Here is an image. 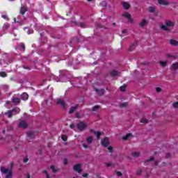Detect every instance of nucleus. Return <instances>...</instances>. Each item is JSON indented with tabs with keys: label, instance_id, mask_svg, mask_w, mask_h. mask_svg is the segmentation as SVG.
<instances>
[{
	"label": "nucleus",
	"instance_id": "obj_1",
	"mask_svg": "<svg viewBox=\"0 0 178 178\" xmlns=\"http://www.w3.org/2000/svg\"><path fill=\"white\" fill-rule=\"evenodd\" d=\"M10 63V57L6 53L3 54L2 58L0 59V65L1 67H6Z\"/></svg>",
	"mask_w": 178,
	"mask_h": 178
},
{
	"label": "nucleus",
	"instance_id": "obj_2",
	"mask_svg": "<svg viewBox=\"0 0 178 178\" xmlns=\"http://www.w3.org/2000/svg\"><path fill=\"white\" fill-rule=\"evenodd\" d=\"M0 170L2 175H6V178H12L13 177V171H12V170H9V168L1 167Z\"/></svg>",
	"mask_w": 178,
	"mask_h": 178
},
{
	"label": "nucleus",
	"instance_id": "obj_3",
	"mask_svg": "<svg viewBox=\"0 0 178 178\" xmlns=\"http://www.w3.org/2000/svg\"><path fill=\"white\" fill-rule=\"evenodd\" d=\"M56 80L57 82L60 81L61 83H66V81H69V78L67 77V74L63 71H60L59 78L57 77Z\"/></svg>",
	"mask_w": 178,
	"mask_h": 178
},
{
	"label": "nucleus",
	"instance_id": "obj_4",
	"mask_svg": "<svg viewBox=\"0 0 178 178\" xmlns=\"http://www.w3.org/2000/svg\"><path fill=\"white\" fill-rule=\"evenodd\" d=\"M20 113V108L19 107H16L13 108L12 110L8 111L5 115H7L8 118H12L13 115H17V113Z\"/></svg>",
	"mask_w": 178,
	"mask_h": 178
},
{
	"label": "nucleus",
	"instance_id": "obj_5",
	"mask_svg": "<svg viewBox=\"0 0 178 178\" xmlns=\"http://www.w3.org/2000/svg\"><path fill=\"white\" fill-rule=\"evenodd\" d=\"M76 127L79 131H84L87 129V124L84 121H81L76 124Z\"/></svg>",
	"mask_w": 178,
	"mask_h": 178
},
{
	"label": "nucleus",
	"instance_id": "obj_6",
	"mask_svg": "<svg viewBox=\"0 0 178 178\" xmlns=\"http://www.w3.org/2000/svg\"><path fill=\"white\" fill-rule=\"evenodd\" d=\"M11 102L13 104H20V94L14 95L12 97Z\"/></svg>",
	"mask_w": 178,
	"mask_h": 178
},
{
	"label": "nucleus",
	"instance_id": "obj_7",
	"mask_svg": "<svg viewBox=\"0 0 178 178\" xmlns=\"http://www.w3.org/2000/svg\"><path fill=\"white\" fill-rule=\"evenodd\" d=\"M72 23L78 27H81V29H86V27H87V25L85 22H77L76 21H72Z\"/></svg>",
	"mask_w": 178,
	"mask_h": 178
},
{
	"label": "nucleus",
	"instance_id": "obj_8",
	"mask_svg": "<svg viewBox=\"0 0 178 178\" xmlns=\"http://www.w3.org/2000/svg\"><path fill=\"white\" fill-rule=\"evenodd\" d=\"M101 144L105 148H106V147H108L109 146V140H108V137H105L103 140H102Z\"/></svg>",
	"mask_w": 178,
	"mask_h": 178
},
{
	"label": "nucleus",
	"instance_id": "obj_9",
	"mask_svg": "<svg viewBox=\"0 0 178 178\" xmlns=\"http://www.w3.org/2000/svg\"><path fill=\"white\" fill-rule=\"evenodd\" d=\"M73 169L74 170H75V172H77L78 173H81V172L83 171V170H81V164L80 163H77L74 165Z\"/></svg>",
	"mask_w": 178,
	"mask_h": 178
},
{
	"label": "nucleus",
	"instance_id": "obj_10",
	"mask_svg": "<svg viewBox=\"0 0 178 178\" xmlns=\"http://www.w3.org/2000/svg\"><path fill=\"white\" fill-rule=\"evenodd\" d=\"M94 90L96 92V93L97 94V95H99V97H102V95H104L105 94V89L99 90L97 88H95Z\"/></svg>",
	"mask_w": 178,
	"mask_h": 178
},
{
	"label": "nucleus",
	"instance_id": "obj_11",
	"mask_svg": "<svg viewBox=\"0 0 178 178\" xmlns=\"http://www.w3.org/2000/svg\"><path fill=\"white\" fill-rule=\"evenodd\" d=\"M122 16L128 19L129 22H130L131 23H133V19H131V15H130V13L125 12L122 14Z\"/></svg>",
	"mask_w": 178,
	"mask_h": 178
},
{
	"label": "nucleus",
	"instance_id": "obj_12",
	"mask_svg": "<svg viewBox=\"0 0 178 178\" xmlns=\"http://www.w3.org/2000/svg\"><path fill=\"white\" fill-rule=\"evenodd\" d=\"M19 98L22 99V101H27L29 99V94L23 92L21 95H19Z\"/></svg>",
	"mask_w": 178,
	"mask_h": 178
},
{
	"label": "nucleus",
	"instance_id": "obj_13",
	"mask_svg": "<svg viewBox=\"0 0 178 178\" xmlns=\"http://www.w3.org/2000/svg\"><path fill=\"white\" fill-rule=\"evenodd\" d=\"M90 132L93 133V134H95V136H96L97 140H99V138L101 137V132L95 131L94 129H90Z\"/></svg>",
	"mask_w": 178,
	"mask_h": 178
},
{
	"label": "nucleus",
	"instance_id": "obj_14",
	"mask_svg": "<svg viewBox=\"0 0 178 178\" xmlns=\"http://www.w3.org/2000/svg\"><path fill=\"white\" fill-rule=\"evenodd\" d=\"M15 49H19L20 51H24L26 49V46H24V43H21L19 45H17L15 47Z\"/></svg>",
	"mask_w": 178,
	"mask_h": 178
},
{
	"label": "nucleus",
	"instance_id": "obj_15",
	"mask_svg": "<svg viewBox=\"0 0 178 178\" xmlns=\"http://www.w3.org/2000/svg\"><path fill=\"white\" fill-rule=\"evenodd\" d=\"M157 1L159 5H163V6H168V5H169V2L168 1V0H157Z\"/></svg>",
	"mask_w": 178,
	"mask_h": 178
},
{
	"label": "nucleus",
	"instance_id": "obj_16",
	"mask_svg": "<svg viewBox=\"0 0 178 178\" xmlns=\"http://www.w3.org/2000/svg\"><path fill=\"white\" fill-rule=\"evenodd\" d=\"M26 136L29 138H34L35 137V134L33 131H29L26 132Z\"/></svg>",
	"mask_w": 178,
	"mask_h": 178
},
{
	"label": "nucleus",
	"instance_id": "obj_17",
	"mask_svg": "<svg viewBox=\"0 0 178 178\" xmlns=\"http://www.w3.org/2000/svg\"><path fill=\"white\" fill-rule=\"evenodd\" d=\"M28 124L26 121H21L19 123V127H21L22 129H26L27 127Z\"/></svg>",
	"mask_w": 178,
	"mask_h": 178
},
{
	"label": "nucleus",
	"instance_id": "obj_18",
	"mask_svg": "<svg viewBox=\"0 0 178 178\" xmlns=\"http://www.w3.org/2000/svg\"><path fill=\"white\" fill-rule=\"evenodd\" d=\"M77 108H79V104H76L74 106H72L70 109V111H68V113L72 114L73 113V112H74L76 111V109H77Z\"/></svg>",
	"mask_w": 178,
	"mask_h": 178
},
{
	"label": "nucleus",
	"instance_id": "obj_19",
	"mask_svg": "<svg viewBox=\"0 0 178 178\" xmlns=\"http://www.w3.org/2000/svg\"><path fill=\"white\" fill-rule=\"evenodd\" d=\"M170 45H172V47H177L178 45V40H174V39H171L170 40Z\"/></svg>",
	"mask_w": 178,
	"mask_h": 178
},
{
	"label": "nucleus",
	"instance_id": "obj_20",
	"mask_svg": "<svg viewBox=\"0 0 178 178\" xmlns=\"http://www.w3.org/2000/svg\"><path fill=\"white\" fill-rule=\"evenodd\" d=\"M165 26L168 27H175V24L172 21L166 20Z\"/></svg>",
	"mask_w": 178,
	"mask_h": 178
},
{
	"label": "nucleus",
	"instance_id": "obj_21",
	"mask_svg": "<svg viewBox=\"0 0 178 178\" xmlns=\"http://www.w3.org/2000/svg\"><path fill=\"white\" fill-rule=\"evenodd\" d=\"M122 5L124 9H129V8H130V4L126 1H122Z\"/></svg>",
	"mask_w": 178,
	"mask_h": 178
},
{
	"label": "nucleus",
	"instance_id": "obj_22",
	"mask_svg": "<svg viewBox=\"0 0 178 178\" xmlns=\"http://www.w3.org/2000/svg\"><path fill=\"white\" fill-rule=\"evenodd\" d=\"M57 104L60 105L61 106H63V108H65V102L60 99H58L57 100Z\"/></svg>",
	"mask_w": 178,
	"mask_h": 178
},
{
	"label": "nucleus",
	"instance_id": "obj_23",
	"mask_svg": "<svg viewBox=\"0 0 178 178\" xmlns=\"http://www.w3.org/2000/svg\"><path fill=\"white\" fill-rule=\"evenodd\" d=\"M136 47H137V42L131 44L129 47V51H134V49H136Z\"/></svg>",
	"mask_w": 178,
	"mask_h": 178
},
{
	"label": "nucleus",
	"instance_id": "obj_24",
	"mask_svg": "<svg viewBox=\"0 0 178 178\" xmlns=\"http://www.w3.org/2000/svg\"><path fill=\"white\" fill-rule=\"evenodd\" d=\"M110 74L112 77H115V76L119 75V72L116 70H112L111 71Z\"/></svg>",
	"mask_w": 178,
	"mask_h": 178
},
{
	"label": "nucleus",
	"instance_id": "obj_25",
	"mask_svg": "<svg viewBox=\"0 0 178 178\" xmlns=\"http://www.w3.org/2000/svg\"><path fill=\"white\" fill-rule=\"evenodd\" d=\"M27 12V8L24 6L21 7L20 9V14L21 15H24Z\"/></svg>",
	"mask_w": 178,
	"mask_h": 178
},
{
	"label": "nucleus",
	"instance_id": "obj_26",
	"mask_svg": "<svg viewBox=\"0 0 178 178\" xmlns=\"http://www.w3.org/2000/svg\"><path fill=\"white\" fill-rule=\"evenodd\" d=\"M93 140H94V139H92V136H88L86 138V141H87L88 144H92Z\"/></svg>",
	"mask_w": 178,
	"mask_h": 178
},
{
	"label": "nucleus",
	"instance_id": "obj_27",
	"mask_svg": "<svg viewBox=\"0 0 178 178\" xmlns=\"http://www.w3.org/2000/svg\"><path fill=\"white\" fill-rule=\"evenodd\" d=\"M10 27V24L5 23L3 26V30H8Z\"/></svg>",
	"mask_w": 178,
	"mask_h": 178
},
{
	"label": "nucleus",
	"instance_id": "obj_28",
	"mask_svg": "<svg viewBox=\"0 0 178 178\" xmlns=\"http://www.w3.org/2000/svg\"><path fill=\"white\" fill-rule=\"evenodd\" d=\"M147 23H148V22H147V20L143 19L142 22L140 24V27H144V26H145V24H147Z\"/></svg>",
	"mask_w": 178,
	"mask_h": 178
},
{
	"label": "nucleus",
	"instance_id": "obj_29",
	"mask_svg": "<svg viewBox=\"0 0 178 178\" xmlns=\"http://www.w3.org/2000/svg\"><path fill=\"white\" fill-rule=\"evenodd\" d=\"M160 29L161 30H163L164 31H170V29H169L168 27H166L165 25H162Z\"/></svg>",
	"mask_w": 178,
	"mask_h": 178
},
{
	"label": "nucleus",
	"instance_id": "obj_30",
	"mask_svg": "<svg viewBox=\"0 0 178 178\" xmlns=\"http://www.w3.org/2000/svg\"><path fill=\"white\" fill-rule=\"evenodd\" d=\"M97 109H99V106H94L92 109H89L90 111H92L93 112H97Z\"/></svg>",
	"mask_w": 178,
	"mask_h": 178
},
{
	"label": "nucleus",
	"instance_id": "obj_31",
	"mask_svg": "<svg viewBox=\"0 0 178 178\" xmlns=\"http://www.w3.org/2000/svg\"><path fill=\"white\" fill-rule=\"evenodd\" d=\"M178 69V63H174L172 65V70H176Z\"/></svg>",
	"mask_w": 178,
	"mask_h": 178
},
{
	"label": "nucleus",
	"instance_id": "obj_32",
	"mask_svg": "<svg viewBox=\"0 0 178 178\" xmlns=\"http://www.w3.org/2000/svg\"><path fill=\"white\" fill-rule=\"evenodd\" d=\"M100 6H102V8H106V6H107L106 1H102L100 3Z\"/></svg>",
	"mask_w": 178,
	"mask_h": 178
},
{
	"label": "nucleus",
	"instance_id": "obj_33",
	"mask_svg": "<svg viewBox=\"0 0 178 178\" xmlns=\"http://www.w3.org/2000/svg\"><path fill=\"white\" fill-rule=\"evenodd\" d=\"M131 134H127L125 136L122 137V140L126 141V140H128L129 137H131Z\"/></svg>",
	"mask_w": 178,
	"mask_h": 178
},
{
	"label": "nucleus",
	"instance_id": "obj_34",
	"mask_svg": "<svg viewBox=\"0 0 178 178\" xmlns=\"http://www.w3.org/2000/svg\"><path fill=\"white\" fill-rule=\"evenodd\" d=\"M50 169H51L53 173H56L58 172V169L55 168V165H51Z\"/></svg>",
	"mask_w": 178,
	"mask_h": 178
},
{
	"label": "nucleus",
	"instance_id": "obj_35",
	"mask_svg": "<svg viewBox=\"0 0 178 178\" xmlns=\"http://www.w3.org/2000/svg\"><path fill=\"white\" fill-rule=\"evenodd\" d=\"M148 10L149 13H154V12H155V8L154 7H149Z\"/></svg>",
	"mask_w": 178,
	"mask_h": 178
},
{
	"label": "nucleus",
	"instance_id": "obj_36",
	"mask_svg": "<svg viewBox=\"0 0 178 178\" xmlns=\"http://www.w3.org/2000/svg\"><path fill=\"white\" fill-rule=\"evenodd\" d=\"M131 155L134 156L135 158H137L140 156V152H132Z\"/></svg>",
	"mask_w": 178,
	"mask_h": 178
},
{
	"label": "nucleus",
	"instance_id": "obj_37",
	"mask_svg": "<svg viewBox=\"0 0 178 178\" xmlns=\"http://www.w3.org/2000/svg\"><path fill=\"white\" fill-rule=\"evenodd\" d=\"M167 63H168L166 61H161L160 62V64L161 66H163V67H165L166 66Z\"/></svg>",
	"mask_w": 178,
	"mask_h": 178
},
{
	"label": "nucleus",
	"instance_id": "obj_38",
	"mask_svg": "<svg viewBox=\"0 0 178 178\" xmlns=\"http://www.w3.org/2000/svg\"><path fill=\"white\" fill-rule=\"evenodd\" d=\"M140 123H148V120H147L145 118H142L140 120Z\"/></svg>",
	"mask_w": 178,
	"mask_h": 178
},
{
	"label": "nucleus",
	"instance_id": "obj_39",
	"mask_svg": "<svg viewBox=\"0 0 178 178\" xmlns=\"http://www.w3.org/2000/svg\"><path fill=\"white\" fill-rule=\"evenodd\" d=\"M120 91H122V92L126 91V86H122L120 87Z\"/></svg>",
	"mask_w": 178,
	"mask_h": 178
},
{
	"label": "nucleus",
	"instance_id": "obj_40",
	"mask_svg": "<svg viewBox=\"0 0 178 178\" xmlns=\"http://www.w3.org/2000/svg\"><path fill=\"white\" fill-rule=\"evenodd\" d=\"M61 139L63 140V141H67V137L65 135H62L61 136Z\"/></svg>",
	"mask_w": 178,
	"mask_h": 178
},
{
	"label": "nucleus",
	"instance_id": "obj_41",
	"mask_svg": "<svg viewBox=\"0 0 178 178\" xmlns=\"http://www.w3.org/2000/svg\"><path fill=\"white\" fill-rule=\"evenodd\" d=\"M0 76H1V77H6V76H8V74H6L3 72H0Z\"/></svg>",
	"mask_w": 178,
	"mask_h": 178
},
{
	"label": "nucleus",
	"instance_id": "obj_42",
	"mask_svg": "<svg viewBox=\"0 0 178 178\" xmlns=\"http://www.w3.org/2000/svg\"><path fill=\"white\" fill-rule=\"evenodd\" d=\"M120 108H125V106H127V103H122L120 105Z\"/></svg>",
	"mask_w": 178,
	"mask_h": 178
},
{
	"label": "nucleus",
	"instance_id": "obj_43",
	"mask_svg": "<svg viewBox=\"0 0 178 178\" xmlns=\"http://www.w3.org/2000/svg\"><path fill=\"white\" fill-rule=\"evenodd\" d=\"M75 116L77 119H81V115H80V113H76Z\"/></svg>",
	"mask_w": 178,
	"mask_h": 178
},
{
	"label": "nucleus",
	"instance_id": "obj_44",
	"mask_svg": "<svg viewBox=\"0 0 178 178\" xmlns=\"http://www.w3.org/2000/svg\"><path fill=\"white\" fill-rule=\"evenodd\" d=\"M43 173L46 175L47 178H49V175L48 174V172L46 170H43Z\"/></svg>",
	"mask_w": 178,
	"mask_h": 178
},
{
	"label": "nucleus",
	"instance_id": "obj_45",
	"mask_svg": "<svg viewBox=\"0 0 178 178\" xmlns=\"http://www.w3.org/2000/svg\"><path fill=\"white\" fill-rule=\"evenodd\" d=\"M154 161V156H151L149 160L145 161V163H147L148 161Z\"/></svg>",
	"mask_w": 178,
	"mask_h": 178
},
{
	"label": "nucleus",
	"instance_id": "obj_46",
	"mask_svg": "<svg viewBox=\"0 0 178 178\" xmlns=\"http://www.w3.org/2000/svg\"><path fill=\"white\" fill-rule=\"evenodd\" d=\"M34 31L33 29H28L27 34H33Z\"/></svg>",
	"mask_w": 178,
	"mask_h": 178
},
{
	"label": "nucleus",
	"instance_id": "obj_47",
	"mask_svg": "<svg viewBox=\"0 0 178 178\" xmlns=\"http://www.w3.org/2000/svg\"><path fill=\"white\" fill-rule=\"evenodd\" d=\"M141 173H143V170H141L136 171V175L138 176H140V175H141Z\"/></svg>",
	"mask_w": 178,
	"mask_h": 178
},
{
	"label": "nucleus",
	"instance_id": "obj_48",
	"mask_svg": "<svg viewBox=\"0 0 178 178\" xmlns=\"http://www.w3.org/2000/svg\"><path fill=\"white\" fill-rule=\"evenodd\" d=\"M172 106H173L174 108H178V102L174 103V104H172Z\"/></svg>",
	"mask_w": 178,
	"mask_h": 178
},
{
	"label": "nucleus",
	"instance_id": "obj_49",
	"mask_svg": "<svg viewBox=\"0 0 178 178\" xmlns=\"http://www.w3.org/2000/svg\"><path fill=\"white\" fill-rule=\"evenodd\" d=\"M63 164L64 165H67V159H63Z\"/></svg>",
	"mask_w": 178,
	"mask_h": 178
},
{
	"label": "nucleus",
	"instance_id": "obj_50",
	"mask_svg": "<svg viewBox=\"0 0 178 178\" xmlns=\"http://www.w3.org/2000/svg\"><path fill=\"white\" fill-rule=\"evenodd\" d=\"M24 163H27V162H29V158L25 157V158L24 159Z\"/></svg>",
	"mask_w": 178,
	"mask_h": 178
},
{
	"label": "nucleus",
	"instance_id": "obj_51",
	"mask_svg": "<svg viewBox=\"0 0 178 178\" xmlns=\"http://www.w3.org/2000/svg\"><path fill=\"white\" fill-rule=\"evenodd\" d=\"M22 67H23V69H26V70H30V67H27V66H26V65H22Z\"/></svg>",
	"mask_w": 178,
	"mask_h": 178
},
{
	"label": "nucleus",
	"instance_id": "obj_52",
	"mask_svg": "<svg viewBox=\"0 0 178 178\" xmlns=\"http://www.w3.org/2000/svg\"><path fill=\"white\" fill-rule=\"evenodd\" d=\"M116 174H117V176H118V177L122 176V172H119V171H117V172H116Z\"/></svg>",
	"mask_w": 178,
	"mask_h": 178
},
{
	"label": "nucleus",
	"instance_id": "obj_53",
	"mask_svg": "<svg viewBox=\"0 0 178 178\" xmlns=\"http://www.w3.org/2000/svg\"><path fill=\"white\" fill-rule=\"evenodd\" d=\"M156 92H161V88H156Z\"/></svg>",
	"mask_w": 178,
	"mask_h": 178
},
{
	"label": "nucleus",
	"instance_id": "obj_54",
	"mask_svg": "<svg viewBox=\"0 0 178 178\" xmlns=\"http://www.w3.org/2000/svg\"><path fill=\"white\" fill-rule=\"evenodd\" d=\"M83 147L84 148H88V145L87 144H86V143H83Z\"/></svg>",
	"mask_w": 178,
	"mask_h": 178
},
{
	"label": "nucleus",
	"instance_id": "obj_55",
	"mask_svg": "<svg viewBox=\"0 0 178 178\" xmlns=\"http://www.w3.org/2000/svg\"><path fill=\"white\" fill-rule=\"evenodd\" d=\"M107 149H108L109 152H112V147H108Z\"/></svg>",
	"mask_w": 178,
	"mask_h": 178
},
{
	"label": "nucleus",
	"instance_id": "obj_56",
	"mask_svg": "<svg viewBox=\"0 0 178 178\" xmlns=\"http://www.w3.org/2000/svg\"><path fill=\"white\" fill-rule=\"evenodd\" d=\"M165 158H170V154L168 153L165 154Z\"/></svg>",
	"mask_w": 178,
	"mask_h": 178
},
{
	"label": "nucleus",
	"instance_id": "obj_57",
	"mask_svg": "<svg viewBox=\"0 0 178 178\" xmlns=\"http://www.w3.org/2000/svg\"><path fill=\"white\" fill-rule=\"evenodd\" d=\"M70 129H74V124H71L70 125Z\"/></svg>",
	"mask_w": 178,
	"mask_h": 178
},
{
	"label": "nucleus",
	"instance_id": "obj_58",
	"mask_svg": "<svg viewBox=\"0 0 178 178\" xmlns=\"http://www.w3.org/2000/svg\"><path fill=\"white\" fill-rule=\"evenodd\" d=\"M83 177H87V176H88V174L85 173L82 175Z\"/></svg>",
	"mask_w": 178,
	"mask_h": 178
},
{
	"label": "nucleus",
	"instance_id": "obj_59",
	"mask_svg": "<svg viewBox=\"0 0 178 178\" xmlns=\"http://www.w3.org/2000/svg\"><path fill=\"white\" fill-rule=\"evenodd\" d=\"M1 17H3V19H8V16L6 15H2Z\"/></svg>",
	"mask_w": 178,
	"mask_h": 178
},
{
	"label": "nucleus",
	"instance_id": "obj_60",
	"mask_svg": "<svg viewBox=\"0 0 178 178\" xmlns=\"http://www.w3.org/2000/svg\"><path fill=\"white\" fill-rule=\"evenodd\" d=\"M126 33H127V30L125 29V30H123V31H122V33H123V34H126Z\"/></svg>",
	"mask_w": 178,
	"mask_h": 178
},
{
	"label": "nucleus",
	"instance_id": "obj_61",
	"mask_svg": "<svg viewBox=\"0 0 178 178\" xmlns=\"http://www.w3.org/2000/svg\"><path fill=\"white\" fill-rule=\"evenodd\" d=\"M158 163H159V161H155L154 163L155 166L158 165Z\"/></svg>",
	"mask_w": 178,
	"mask_h": 178
},
{
	"label": "nucleus",
	"instance_id": "obj_62",
	"mask_svg": "<svg viewBox=\"0 0 178 178\" xmlns=\"http://www.w3.org/2000/svg\"><path fill=\"white\" fill-rule=\"evenodd\" d=\"M107 166H108V167L112 166V163H107Z\"/></svg>",
	"mask_w": 178,
	"mask_h": 178
},
{
	"label": "nucleus",
	"instance_id": "obj_63",
	"mask_svg": "<svg viewBox=\"0 0 178 178\" xmlns=\"http://www.w3.org/2000/svg\"><path fill=\"white\" fill-rule=\"evenodd\" d=\"M167 56H168V58H172V56H170L169 54H168Z\"/></svg>",
	"mask_w": 178,
	"mask_h": 178
},
{
	"label": "nucleus",
	"instance_id": "obj_64",
	"mask_svg": "<svg viewBox=\"0 0 178 178\" xmlns=\"http://www.w3.org/2000/svg\"><path fill=\"white\" fill-rule=\"evenodd\" d=\"M27 178H30V175H27Z\"/></svg>",
	"mask_w": 178,
	"mask_h": 178
}]
</instances>
